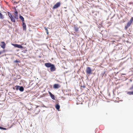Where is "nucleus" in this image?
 Listing matches in <instances>:
<instances>
[{
  "instance_id": "15",
  "label": "nucleus",
  "mask_w": 133,
  "mask_h": 133,
  "mask_svg": "<svg viewBox=\"0 0 133 133\" xmlns=\"http://www.w3.org/2000/svg\"><path fill=\"white\" fill-rule=\"evenodd\" d=\"M0 18L1 19H3L4 18V17L2 14L0 12Z\"/></svg>"
},
{
  "instance_id": "13",
  "label": "nucleus",
  "mask_w": 133,
  "mask_h": 133,
  "mask_svg": "<svg viewBox=\"0 0 133 133\" xmlns=\"http://www.w3.org/2000/svg\"><path fill=\"white\" fill-rule=\"evenodd\" d=\"M19 90L21 91H24V88L23 87H19Z\"/></svg>"
},
{
  "instance_id": "3",
  "label": "nucleus",
  "mask_w": 133,
  "mask_h": 133,
  "mask_svg": "<svg viewBox=\"0 0 133 133\" xmlns=\"http://www.w3.org/2000/svg\"><path fill=\"white\" fill-rule=\"evenodd\" d=\"M92 70L90 67H87L86 70V72L87 74L89 75L92 74Z\"/></svg>"
},
{
  "instance_id": "16",
  "label": "nucleus",
  "mask_w": 133,
  "mask_h": 133,
  "mask_svg": "<svg viewBox=\"0 0 133 133\" xmlns=\"http://www.w3.org/2000/svg\"><path fill=\"white\" fill-rule=\"evenodd\" d=\"M74 29L75 30V31L76 32H77L78 31V27L75 26V27H74Z\"/></svg>"
},
{
  "instance_id": "1",
  "label": "nucleus",
  "mask_w": 133,
  "mask_h": 133,
  "mask_svg": "<svg viewBox=\"0 0 133 133\" xmlns=\"http://www.w3.org/2000/svg\"><path fill=\"white\" fill-rule=\"evenodd\" d=\"M14 9L15 11L14 13V17L12 16L11 13L10 12H8L7 13L11 21L12 22H15V19H18V12L16 10L15 7H14Z\"/></svg>"
},
{
  "instance_id": "9",
  "label": "nucleus",
  "mask_w": 133,
  "mask_h": 133,
  "mask_svg": "<svg viewBox=\"0 0 133 133\" xmlns=\"http://www.w3.org/2000/svg\"><path fill=\"white\" fill-rule=\"evenodd\" d=\"M22 26L23 30L25 31L26 30V25L24 22H22Z\"/></svg>"
},
{
  "instance_id": "14",
  "label": "nucleus",
  "mask_w": 133,
  "mask_h": 133,
  "mask_svg": "<svg viewBox=\"0 0 133 133\" xmlns=\"http://www.w3.org/2000/svg\"><path fill=\"white\" fill-rule=\"evenodd\" d=\"M19 18L22 20V22H24V19L22 16L20 15L19 16Z\"/></svg>"
},
{
  "instance_id": "2",
  "label": "nucleus",
  "mask_w": 133,
  "mask_h": 133,
  "mask_svg": "<svg viewBox=\"0 0 133 133\" xmlns=\"http://www.w3.org/2000/svg\"><path fill=\"white\" fill-rule=\"evenodd\" d=\"M45 65L47 68H50V70L51 71H54L56 70V68L54 65L50 63H45Z\"/></svg>"
},
{
  "instance_id": "8",
  "label": "nucleus",
  "mask_w": 133,
  "mask_h": 133,
  "mask_svg": "<svg viewBox=\"0 0 133 133\" xmlns=\"http://www.w3.org/2000/svg\"><path fill=\"white\" fill-rule=\"evenodd\" d=\"M61 86L58 84H55L53 85V88L54 89H58Z\"/></svg>"
},
{
  "instance_id": "18",
  "label": "nucleus",
  "mask_w": 133,
  "mask_h": 133,
  "mask_svg": "<svg viewBox=\"0 0 133 133\" xmlns=\"http://www.w3.org/2000/svg\"><path fill=\"white\" fill-rule=\"evenodd\" d=\"M129 27V26H127V25H126L125 27V29H127Z\"/></svg>"
},
{
  "instance_id": "19",
  "label": "nucleus",
  "mask_w": 133,
  "mask_h": 133,
  "mask_svg": "<svg viewBox=\"0 0 133 133\" xmlns=\"http://www.w3.org/2000/svg\"><path fill=\"white\" fill-rule=\"evenodd\" d=\"M19 87H20L19 86H16L15 87L16 89V90H18V88H19Z\"/></svg>"
},
{
  "instance_id": "22",
  "label": "nucleus",
  "mask_w": 133,
  "mask_h": 133,
  "mask_svg": "<svg viewBox=\"0 0 133 133\" xmlns=\"http://www.w3.org/2000/svg\"><path fill=\"white\" fill-rule=\"evenodd\" d=\"M4 52V50L3 51H0V55L2 54L3 52Z\"/></svg>"
},
{
  "instance_id": "17",
  "label": "nucleus",
  "mask_w": 133,
  "mask_h": 133,
  "mask_svg": "<svg viewBox=\"0 0 133 133\" xmlns=\"http://www.w3.org/2000/svg\"><path fill=\"white\" fill-rule=\"evenodd\" d=\"M0 129H3L4 130H7V129L5 128H4L3 127H0Z\"/></svg>"
},
{
  "instance_id": "11",
  "label": "nucleus",
  "mask_w": 133,
  "mask_h": 133,
  "mask_svg": "<svg viewBox=\"0 0 133 133\" xmlns=\"http://www.w3.org/2000/svg\"><path fill=\"white\" fill-rule=\"evenodd\" d=\"M55 108L57 109L58 110L60 108V106L59 104H57L55 106Z\"/></svg>"
},
{
  "instance_id": "27",
  "label": "nucleus",
  "mask_w": 133,
  "mask_h": 133,
  "mask_svg": "<svg viewBox=\"0 0 133 133\" xmlns=\"http://www.w3.org/2000/svg\"><path fill=\"white\" fill-rule=\"evenodd\" d=\"M1 96V94H0V97Z\"/></svg>"
},
{
  "instance_id": "26",
  "label": "nucleus",
  "mask_w": 133,
  "mask_h": 133,
  "mask_svg": "<svg viewBox=\"0 0 133 133\" xmlns=\"http://www.w3.org/2000/svg\"><path fill=\"white\" fill-rule=\"evenodd\" d=\"M8 22L9 23H10V22H9V21H8Z\"/></svg>"
},
{
  "instance_id": "24",
  "label": "nucleus",
  "mask_w": 133,
  "mask_h": 133,
  "mask_svg": "<svg viewBox=\"0 0 133 133\" xmlns=\"http://www.w3.org/2000/svg\"><path fill=\"white\" fill-rule=\"evenodd\" d=\"M122 75H125V74H122Z\"/></svg>"
},
{
  "instance_id": "5",
  "label": "nucleus",
  "mask_w": 133,
  "mask_h": 133,
  "mask_svg": "<svg viewBox=\"0 0 133 133\" xmlns=\"http://www.w3.org/2000/svg\"><path fill=\"white\" fill-rule=\"evenodd\" d=\"M61 5V3L60 2L57 3L53 7V9H55L59 7Z\"/></svg>"
},
{
  "instance_id": "4",
  "label": "nucleus",
  "mask_w": 133,
  "mask_h": 133,
  "mask_svg": "<svg viewBox=\"0 0 133 133\" xmlns=\"http://www.w3.org/2000/svg\"><path fill=\"white\" fill-rule=\"evenodd\" d=\"M133 22V17H132L130 19V21H129L127 24V25L129 27Z\"/></svg>"
},
{
  "instance_id": "23",
  "label": "nucleus",
  "mask_w": 133,
  "mask_h": 133,
  "mask_svg": "<svg viewBox=\"0 0 133 133\" xmlns=\"http://www.w3.org/2000/svg\"><path fill=\"white\" fill-rule=\"evenodd\" d=\"M81 87H82L83 88H85V87L84 86H81Z\"/></svg>"
},
{
  "instance_id": "25",
  "label": "nucleus",
  "mask_w": 133,
  "mask_h": 133,
  "mask_svg": "<svg viewBox=\"0 0 133 133\" xmlns=\"http://www.w3.org/2000/svg\"><path fill=\"white\" fill-rule=\"evenodd\" d=\"M12 126V125H11L10 127L9 128H11Z\"/></svg>"
},
{
  "instance_id": "12",
  "label": "nucleus",
  "mask_w": 133,
  "mask_h": 133,
  "mask_svg": "<svg viewBox=\"0 0 133 133\" xmlns=\"http://www.w3.org/2000/svg\"><path fill=\"white\" fill-rule=\"evenodd\" d=\"M127 94L129 95H133V91H128L127 92Z\"/></svg>"
},
{
  "instance_id": "7",
  "label": "nucleus",
  "mask_w": 133,
  "mask_h": 133,
  "mask_svg": "<svg viewBox=\"0 0 133 133\" xmlns=\"http://www.w3.org/2000/svg\"><path fill=\"white\" fill-rule=\"evenodd\" d=\"M0 45L1 47L4 49L6 47V44L4 42H1L0 44Z\"/></svg>"
},
{
  "instance_id": "21",
  "label": "nucleus",
  "mask_w": 133,
  "mask_h": 133,
  "mask_svg": "<svg viewBox=\"0 0 133 133\" xmlns=\"http://www.w3.org/2000/svg\"><path fill=\"white\" fill-rule=\"evenodd\" d=\"M45 30L46 31V32H47V34H48V30L46 28L45 29Z\"/></svg>"
},
{
  "instance_id": "20",
  "label": "nucleus",
  "mask_w": 133,
  "mask_h": 133,
  "mask_svg": "<svg viewBox=\"0 0 133 133\" xmlns=\"http://www.w3.org/2000/svg\"><path fill=\"white\" fill-rule=\"evenodd\" d=\"M14 62H16V63H19L20 62V61H17V60H16L14 61Z\"/></svg>"
},
{
  "instance_id": "10",
  "label": "nucleus",
  "mask_w": 133,
  "mask_h": 133,
  "mask_svg": "<svg viewBox=\"0 0 133 133\" xmlns=\"http://www.w3.org/2000/svg\"><path fill=\"white\" fill-rule=\"evenodd\" d=\"M49 93L51 98L53 99H55V96L54 95H53L50 92H49Z\"/></svg>"
},
{
  "instance_id": "6",
  "label": "nucleus",
  "mask_w": 133,
  "mask_h": 133,
  "mask_svg": "<svg viewBox=\"0 0 133 133\" xmlns=\"http://www.w3.org/2000/svg\"><path fill=\"white\" fill-rule=\"evenodd\" d=\"M12 45L15 47H17L19 48L22 49L23 48V47L20 45H18L15 44H12Z\"/></svg>"
}]
</instances>
